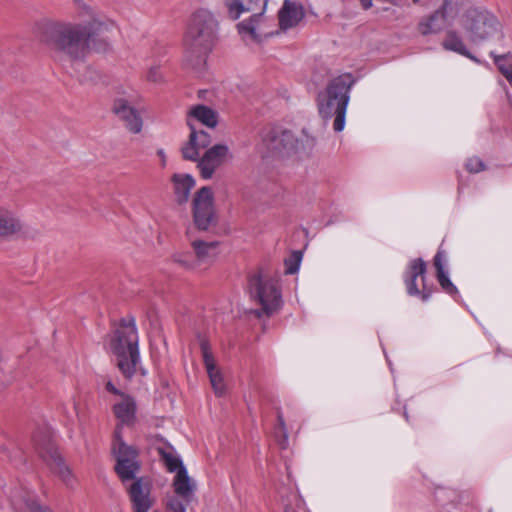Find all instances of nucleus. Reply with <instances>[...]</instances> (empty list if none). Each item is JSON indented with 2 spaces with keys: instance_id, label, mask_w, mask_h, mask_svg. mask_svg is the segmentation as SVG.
Instances as JSON below:
<instances>
[{
  "instance_id": "32",
  "label": "nucleus",
  "mask_w": 512,
  "mask_h": 512,
  "mask_svg": "<svg viewBox=\"0 0 512 512\" xmlns=\"http://www.w3.org/2000/svg\"><path fill=\"white\" fill-rule=\"evenodd\" d=\"M191 501L192 499H183L175 493L167 497L166 509L168 512H186V507Z\"/></svg>"
},
{
  "instance_id": "2",
  "label": "nucleus",
  "mask_w": 512,
  "mask_h": 512,
  "mask_svg": "<svg viewBox=\"0 0 512 512\" xmlns=\"http://www.w3.org/2000/svg\"><path fill=\"white\" fill-rule=\"evenodd\" d=\"M218 21L206 9H199L190 18L184 38L186 56L198 66L212 50L217 40Z\"/></svg>"
},
{
  "instance_id": "25",
  "label": "nucleus",
  "mask_w": 512,
  "mask_h": 512,
  "mask_svg": "<svg viewBox=\"0 0 512 512\" xmlns=\"http://www.w3.org/2000/svg\"><path fill=\"white\" fill-rule=\"evenodd\" d=\"M445 260V254L442 251H438L434 257V266L437 270V279L440 286L446 293L450 295H456L458 293V290L449 279L448 273L444 270Z\"/></svg>"
},
{
  "instance_id": "42",
  "label": "nucleus",
  "mask_w": 512,
  "mask_h": 512,
  "mask_svg": "<svg viewBox=\"0 0 512 512\" xmlns=\"http://www.w3.org/2000/svg\"><path fill=\"white\" fill-rule=\"evenodd\" d=\"M418 1H419V0H413V2H415V3H416V2H418Z\"/></svg>"
},
{
  "instance_id": "18",
  "label": "nucleus",
  "mask_w": 512,
  "mask_h": 512,
  "mask_svg": "<svg viewBox=\"0 0 512 512\" xmlns=\"http://www.w3.org/2000/svg\"><path fill=\"white\" fill-rule=\"evenodd\" d=\"M114 113L125 122L127 129L132 133H139L142 129V118L127 99H116L113 106Z\"/></svg>"
},
{
  "instance_id": "28",
  "label": "nucleus",
  "mask_w": 512,
  "mask_h": 512,
  "mask_svg": "<svg viewBox=\"0 0 512 512\" xmlns=\"http://www.w3.org/2000/svg\"><path fill=\"white\" fill-rule=\"evenodd\" d=\"M193 248L195 250L197 259L201 262L209 260L216 255V243L215 242H202L193 241Z\"/></svg>"
},
{
  "instance_id": "3",
  "label": "nucleus",
  "mask_w": 512,
  "mask_h": 512,
  "mask_svg": "<svg viewBox=\"0 0 512 512\" xmlns=\"http://www.w3.org/2000/svg\"><path fill=\"white\" fill-rule=\"evenodd\" d=\"M229 16L238 19L244 12L253 15L237 24V30L245 42L260 43L273 32L269 20L264 16L267 0H223Z\"/></svg>"
},
{
  "instance_id": "30",
  "label": "nucleus",
  "mask_w": 512,
  "mask_h": 512,
  "mask_svg": "<svg viewBox=\"0 0 512 512\" xmlns=\"http://www.w3.org/2000/svg\"><path fill=\"white\" fill-rule=\"evenodd\" d=\"M284 512H298L304 505L300 495L295 491H290L287 495H281Z\"/></svg>"
},
{
  "instance_id": "9",
  "label": "nucleus",
  "mask_w": 512,
  "mask_h": 512,
  "mask_svg": "<svg viewBox=\"0 0 512 512\" xmlns=\"http://www.w3.org/2000/svg\"><path fill=\"white\" fill-rule=\"evenodd\" d=\"M112 451L116 458L115 470L120 479L123 482L134 479L140 469L138 451L123 441L119 425L114 433Z\"/></svg>"
},
{
  "instance_id": "14",
  "label": "nucleus",
  "mask_w": 512,
  "mask_h": 512,
  "mask_svg": "<svg viewBox=\"0 0 512 512\" xmlns=\"http://www.w3.org/2000/svg\"><path fill=\"white\" fill-rule=\"evenodd\" d=\"M232 158L226 145L217 144L208 149L198 162L200 174L204 179H210L217 168Z\"/></svg>"
},
{
  "instance_id": "21",
  "label": "nucleus",
  "mask_w": 512,
  "mask_h": 512,
  "mask_svg": "<svg viewBox=\"0 0 512 512\" xmlns=\"http://www.w3.org/2000/svg\"><path fill=\"white\" fill-rule=\"evenodd\" d=\"M304 17L302 5L296 1L285 0L278 12L279 26L282 30L295 27Z\"/></svg>"
},
{
  "instance_id": "20",
  "label": "nucleus",
  "mask_w": 512,
  "mask_h": 512,
  "mask_svg": "<svg viewBox=\"0 0 512 512\" xmlns=\"http://www.w3.org/2000/svg\"><path fill=\"white\" fill-rule=\"evenodd\" d=\"M112 409L120 425L131 426L134 424L137 405L131 395L121 394L120 398L115 399Z\"/></svg>"
},
{
  "instance_id": "26",
  "label": "nucleus",
  "mask_w": 512,
  "mask_h": 512,
  "mask_svg": "<svg viewBox=\"0 0 512 512\" xmlns=\"http://www.w3.org/2000/svg\"><path fill=\"white\" fill-rule=\"evenodd\" d=\"M197 120L207 127H215L217 125V114L211 108L204 105H196L192 107L188 113L187 124L189 121Z\"/></svg>"
},
{
  "instance_id": "35",
  "label": "nucleus",
  "mask_w": 512,
  "mask_h": 512,
  "mask_svg": "<svg viewBox=\"0 0 512 512\" xmlns=\"http://www.w3.org/2000/svg\"><path fill=\"white\" fill-rule=\"evenodd\" d=\"M146 80L151 83H161L163 81V75L158 66H152L146 73Z\"/></svg>"
},
{
  "instance_id": "6",
  "label": "nucleus",
  "mask_w": 512,
  "mask_h": 512,
  "mask_svg": "<svg viewBox=\"0 0 512 512\" xmlns=\"http://www.w3.org/2000/svg\"><path fill=\"white\" fill-rule=\"evenodd\" d=\"M108 350L116 356L121 373L126 378L132 377L139 362L138 333L133 320L128 323L122 321L110 337Z\"/></svg>"
},
{
  "instance_id": "34",
  "label": "nucleus",
  "mask_w": 512,
  "mask_h": 512,
  "mask_svg": "<svg viewBox=\"0 0 512 512\" xmlns=\"http://www.w3.org/2000/svg\"><path fill=\"white\" fill-rule=\"evenodd\" d=\"M300 261H301V254L299 252H295L293 255V259H289L285 262L286 274L296 273L299 269Z\"/></svg>"
},
{
  "instance_id": "19",
  "label": "nucleus",
  "mask_w": 512,
  "mask_h": 512,
  "mask_svg": "<svg viewBox=\"0 0 512 512\" xmlns=\"http://www.w3.org/2000/svg\"><path fill=\"white\" fill-rule=\"evenodd\" d=\"M85 11L88 19L85 24H82L87 33V38L90 41L94 36L100 35L105 32L111 31L115 28L114 21L108 19L101 13L95 11L91 7L85 6Z\"/></svg>"
},
{
  "instance_id": "17",
  "label": "nucleus",
  "mask_w": 512,
  "mask_h": 512,
  "mask_svg": "<svg viewBox=\"0 0 512 512\" xmlns=\"http://www.w3.org/2000/svg\"><path fill=\"white\" fill-rule=\"evenodd\" d=\"M189 127L191 129V133L188 142L182 147V155L186 160L199 162V155L202 150L206 149L210 145L211 138L207 132L203 130L197 131L193 123L190 121Z\"/></svg>"
},
{
  "instance_id": "10",
  "label": "nucleus",
  "mask_w": 512,
  "mask_h": 512,
  "mask_svg": "<svg viewBox=\"0 0 512 512\" xmlns=\"http://www.w3.org/2000/svg\"><path fill=\"white\" fill-rule=\"evenodd\" d=\"M35 448L39 456L47 463L51 470L67 486H72L74 477L70 469L63 462L55 443L48 434H41L34 437Z\"/></svg>"
},
{
  "instance_id": "8",
  "label": "nucleus",
  "mask_w": 512,
  "mask_h": 512,
  "mask_svg": "<svg viewBox=\"0 0 512 512\" xmlns=\"http://www.w3.org/2000/svg\"><path fill=\"white\" fill-rule=\"evenodd\" d=\"M462 26L474 43L482 42L498 32L499 23L494 15L484 9H469L462 18Z\"/></svg>"
},
{
  "instance_id": "13",
  "label": "nucleus",
  "mask_w": 512,
  "mask_h": 512,
  "mask_svg": "<svg viewBox=\"0 0 512 512\" xmlns=\"http://www.w3.org/2000/svg\"><path fill=\"white\" fill-rule=\"evenodd\" d=\"M200 348L202 353L203 363L213 389V392L216 396L222 397L226 393V383L224 380L223 373L221 369L217 366L214 355L211 351L209 343L202 339L200 341Z\"/></svg>"
},
{
  "instance_id": "1",
  "label": "nucleus",
  "mask_w": 512,
  "mask_h": 512,
  "mask_svg": "<svg viewBox=\"0 0 512 512\" xmlns=\"http://www.w3.org/2000/svg\"><path fill=\"white\" fill-rule=\"evenodd\" d=\"M35 35L71 59H81L89 51V40L82 24L42 20L34 27Z\"/></svg>"
},
{
  "instance_id": "43",
  "label": "nucleus",
  "mask_w": 512,
  "mask_h": 512,
  "mask_svg": "<svg viewBox=\"0 0 512 512\" xmlns=\"http://www.w3.org/2000/svg\"><path fill=\"white\" fill-rule=\"evenodd\" d=\"M154 512H157V511H154Z\"/></svg>"
},
{
  "instance_id": "11",
  "label": "nucleus",
  "mask_w": 512,
  "mask_h": 512,
  "mask_svg": "<svg viewBox=\"0 0 512 512\" xmlns=\"http://www.w3.org/2000/svg\"><path fill=\"white\" fill-rule=\"evenodd\" d=\"M193 219L199 230L207 231L216 223V215L213 204L211 188L202 187L197 191L193 199Z\"/></svg>"
},
{
  "instance_id": "24",
  "label": "nucleus",
  "mask_w": 512,
  "mask_h": 512,
  "mask_svg": "<svg viewBox=\"0 0 512 512\" xmlns=\"http://www.w3.org/2000/svg\"><path fill=\"white\" fill-rule=\"evenodd\" d=\"M172 183L177 202L180 204L185 203L189 198L191 189L195 185L193 177L189 174L175 173L172 176Z\"/></svg>"
},
{
  "instance_id": "41",
  "label": "nucleus",
  "mask_w": 512,
  "mask_h": 512,
  "mask_svg": "<svg viewBox=\"0 0 512 512\" xmlns=\"http://www.w3.org/2000/svg\"><path fill=\"white\" fill-rule=\"evenodd\" d=\"M174 260H175L176 262H179V263H181V264L185 265V266H189V265H188V262H187V261H185V260L180 259V257H179V256H176V255H175V256H174Z\"/></svg>"
},
{
  "instance_id": "39",
  "label": "nucleus",
  "mask_w": 512,
  "mask_h": 512,
  "mask_svg": "<svg viewBox=\"0 0 512 512\" xmlns=\"http://www.w3.org/2000/svg\"><path fill=\"white\" fill-rule=\"evenodd\" d=\"M156 154H157V156L160 159L161 166L164 168L166 166V164H167V159H166L165 151L160 148V149H158L156 151Z\"/></svg>"
},
{
  "instance_id": "4",
  "label": "nucleus",
  "mask_w": 512,
  "mask_h": 512,
  "mask_svg": "<svg viewBox=\"0 0 512 512\" xmlns=\"http://www.w3.org/2000/svg\"><path fill=\"white\" fill-rule=\"evenodd\" d=\"M314 145V139L305 130L301 136L283 127H272L262 135L258 151L263 158L290 157L310 150Z\"/></svg>"
},
{
  "instance_id": "29",
  "label": "nucleus",
  "mask_w": 512,
  "mask_h": 512,
  "mask_svg": "<svg viewBox=\"0 0 512 512\" xmlns=\"http://www.w3.org/2000/svg\"><path fill=\"white\" fill-rule=\"evenodd\" d=\"M159 453L169 472H177L180 467H184L180 458L170 448H160Z\"/></svg>"
},
{
  "instance_id": "31",
  "label": "nucleus",
  "mask_w": 512,
  "mask_h": 512,
  "mask_svg": "<svg viewBox=\"0 0 512 512\" xmlns=\"http://www.w3.org/2000/svg\"><path fill=\"white\" fill-rule=\"evenodd\" d=\"M491 56L494 58L500 72L512 85V58L508 55L497 56L493 52H491Z\"/></svg>"
},
{
  "instance_id": "15",
  "label": "nucleus",
  "mask_w": 512,
  "mask_h": 512,
  "mask_svg": "<svg viewBox=\"0 0 512 512\" xmlns=\"http://www.w3.org/2000/svg\"><path fill=\"white\" fill-rule=\"evenodd\" d=\"M460 0H444L440 9L436 10L427 18H423L418 24L420 34L426 36L439 33L446 24L447 16L450 15L455 7L460 5Z\"/></svg>"
},
{
  "instance_id": "38",
  "label": "nucleus",
  "mask_w": 512,
  "mask_h": 512,
  "mask_svg": "<svg viewBox=\"0 0 512 512\" xmlns=\"http://www.w3.org/2000/svg\"><path fill=\"white\" fill-rule=\"evenodd\" d=\"M104 385H105V389H106L108 392H110V393L114 394V395L117 397V399L121 397V394H124L122 391H120L119 389H117V388L115 387V385L112 383V381H111V380H107V381H105V382H104Z\"/></svg>"
},
{
  "instance_id": "16",
  "label": "nucleus",
  "mask_w": 512,
  "mask_h": 512,
  "mask_svg": "<svg viewBox=\"0 0 512 512\" xmlns=\"http://www.w3.org/2000/svg\"><path fill=\"white\" fill-rule=\"evenodd\" d=\"M127 490L134 512H148L153 506L154 498L151 495L150 481L138 478Z\"/></svg>"
},
{
  "instance_id": "23",
  "label": "nucleus",
  "mask_w": 512,
  "mask_h": 512,
  "mask_svg": "<svg viewBox=\"0 0 512 512\" xmlns=\"http://www.w3.org/2000/svg\"><path fill=\"white\" fill-rule=\"evenodd\" d=\"M174 493L183 499H193L196 489L195 481L188 475L185 467H180L175 473L172 483Z\"/></svg>"
},
{
  "instance_id": "12",
  "label": "nucleus",
  "mask_w": 512,
  "mask_h": 512,
  "mask_svg": "<svg viewBox=\"0 0 512 512\" xmlns=\"http://www.w3.org/2000/svg\"><path fill=\"white\" fill-rule=\"evenodd\" d=\"M426 263L421 259H413L409 262L404 272V283L410 296H418L422 301H427L431 296V290L425 285Z\"/></svg>"
},
{
  "instance_id": "27",
  "label": "nucleus",
  "mask_w": 512,
  "mask_h": 512,
  "mask_svg": "<svg viewBox=\"0 0 512 512\" xmlns=\"http://www.w3.org/2000/svg\"><path fill=\"white\" fill-rule=\"evenodd\" d=\"M443 47L446 50L454 51L479 63V60L469 53L462 39L453 31L447 33L443 41Z\"/></svg>"
},
{
  "instance_id": "22",
  "label": "nucleus",
  "mask_w": 512,
  "mask_h": 512,
  "mask_svg": "<svg viewBox=\"0 0 512 512\" xmlns=\"http://www.w3.org/2000/svg\"><path fill=\"white\" fill-rule=\"evenodd\" d=\"M24 224L18 215L0 207V242L22 232Z\"/></svg>"
},
{
  "instance_id": "5",
  "label": "nucleus",
  "mask_w": 512,
  "mask_h": 512,
  "mask_svg": "<svg viewBox=\"0 0 512 512\" xmlns=\"http://www.w3.org/2000/svg\"><path fill=\"white\" fill-rule=\"evenodd\" d=\"M352 84L351 75H340L331 80L327 88L318 95L319 113L324 119L334 117L333 129L336 132H341L345 127V116Z\"/></svg>"
},
{
  "instance_id": "7",
  "label": "nucleus",
  "mask_w": 512,
  "mask_h": 512,
  "mask_svg": "<svg viewBox=\"0 0 512 512\" xmlns=\"http://www.w3.org/2000/svg\"><path fill=\"white\" fill-rule=\"evenodd\" d=\"M252 301L261 306L255 314L261 317L262 314L271 315L281 305V294L276 280L266 273L258 272L250 276L247 287Z\"/></svg>"
},
{
  "instance_id": "36",
  "label": "nucleus",
  "mask_w": 512,
  "mask_h": 512,
  "mask_svg": "<svg viewBox=\"0 0 512 512\" xmlns=\"http://www.w3.org/2000/svg\"><path fill=\"white\" fill-rule=\"evenodd\" d=\"M468 171L477 173L484 170V163L477 157L469 158L465 164Z\"/></svg>"
},
{
  "instance_id": "37",
  "label": "nucleus",
  "mask_w": 512,
  "mask_h": 512,
  "mask_svg": "<svg viewBox=\"0 0 512 512\" xmlns=\"http://www.w3.org/2000/svg\"><path fill=\"white\" fill-rule=\"evenodd\" d=\"M24 504L28 512H49L47 508L40 506L37 501L30 496L24 500Z\"/></svg>"
},
{
  "instance_id": "40",
  "label": "nucleus",
  "mask_w": 512,
  "mask_h": 512,
  "mask_svg": "<svg viewBox=\"0 0 512 512\" xmlns=\"http://www.w3.org/2000/svg\"><path fill=\"white\" fill-rule=\"evenodd\" d=\"M364 9H369L372 6V0H359Z\"/></svg>"
},
{
  "instance_id": "33",
  "label": "nucleus",
  "mask_w": 512,
  "mask_h": 512,
  "mask_svg": "<svg viewBox=\"0 0 512 512\" xmlns=\"http://www.w3.org/2000/svg\"><path fill=\"white\" fill-rule=\"evenodd\" d=\"M277 426L275 428V437L281 446V448H286L288 444V432L286 429L284 418L281 414H278L277 418Z\"/></svg>"
}]
</instances>
